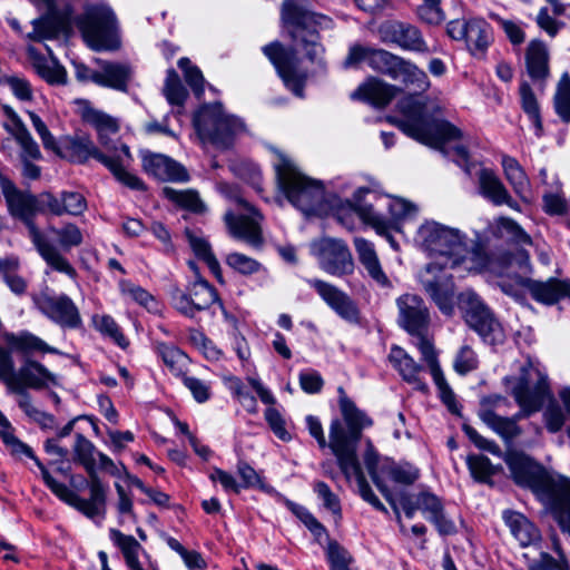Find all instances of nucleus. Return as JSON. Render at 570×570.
I'll list each match as a JSON object with an SVG mask.
<instances>
[{"instance_id": "nucleus-23", "label": "nucleus", "mask_w": 570, "mask_h": 570, "mask_svg": "<svg viewBox=\"0 0 570 570\" xmlns=\"http://www.w3.org/2000/svg\"><path fill=\"white\" fill-rule=\"evenodd\" d=\"M307 284L342 318L351 322L357 320V307L346 293L327 282L316 278L307 279Z\"/></svg>"}, {"instance_id": "nucleus-17", "label": "nucleus", "mask_w": 570, "mask_h": 570, "mask_svg": "<svg viewBox=\"0 0 570 570\" xmlns=\"http://www.w3.org/2000/svg\"><path fill=\"white\" fill-rule=\"evenodd\" d=\"M311 253L316 257L321 269L342 277L354 271V262L347 245L337 238L323 237L311 243Z\"/></svg>"}, {"instance_id": "nucleus-58", "label": "nucleus", "mask_w": 570, "mask_h": 570, "mask_svg": "<svg viewBox=\"0 0 570 570\" xmlns=\"http://www.w3.org/2000/svg\"><path fill=\"white\" fill-rule=\"evenodd\" d=\"M284 504L291 510L316 537L325 533V528L305 509L288 499H283Z\"/></svg>"}, {"instance_id": "nucleus-11", "label": "nucleus", "mask_w": 570, "mask_h": 570, "mask_svg": "<svg viewBox=\"0 0 570 570\" xmlns=\"http://www.w3.org/2000/svg\"><path fill=\"white\" fill-rule=\"evenodd\" d=\"M114 148L115 154L104 148L99 149L88 138H78L71 144L73 156L79 161L94 158L106 166L115 178L126 187L135 190L144 189V183L136 175L126 169L131 161V154L128 146L121 145L119 148L114 146Z\"/></svg>"}, {"instance_id": "nucleus-38", "label": "nucleus", "mask_w": 570, "mask_h": 570, "mask_svg": "<svg viewBox=\"0 0 570 570\" xmlns=\"http://www.w3.org/2000/svg\"><path fill=\"white\" fill-rule=\"evenodd\" d=\"M502 169L505 179L511 185L514 193L522 199H528L530 191V181L519 161L508 155H503L501 158Z\"/></svg>"}, {"instance_id": "nucleus-32", "label": "nucleus", "mask_w": 570, "mask_h": 570, "mask_svg": "<svg viewBox=\"0 0 570 570\" xmlns=\"http://www.w3.org/2000/svg\"><path fill=\"white\" fill-rule=\"evenodd\" d=\"M362 205H365L362 203ZM375 212L381 213L382 208H386L389 212V217H386L387 222H391L392 225L397 226L401 222L411 219L416 216L417 207L399 197L392 196H375V203L371 204Z\"/></svg>"}, {"instance_id": "nucleus-37", "label": "nucleus", "mask_w": 570, "mask_h": 570, "mask_svg": "<svg viewBox=\"0 0 570 570\" xmlns=\"http://www.w3.org/2000/svg\"><path fill=\"white\" fill-rule=\"evenodd\" d=\"M109 535L111 541L120 549L127 567L130 570L142 569L139 556L147 557L142 546L132 535L124 534L117 529H111Z\"/></svg>"}, {"instance_id": "nucleus-26", "label": "nucleus", "mask_w": 570, "mask_h": 570, "mask_svg": "<svg viewBox=\"0 0 570 570\" xmlns=\"http://www.w3.org/2000/svg\"><path fill=\"white\" fill-rule=\"evenodd\" d=\"M383 37L386 42L394 43L404 50L426 52L429 48L420 30L411 24L393 22L384 27Z\"/></svg>"}, {"instance_id": "nucleus-5", "label": "nucleus", "mask_w": 570, "mask_h": 570, "mask_svg": "<svg viewBox=\"0 0 570 570\" xmlns=\"http://www.w3.org/2000/svg\"><path fill=\"white\" fill-rule=\"evenodd\" d=\"M498 267L501 272H491L499 277L498 286L502 292L515 301H522L528 291L533 299L544 305H552L561 299L570 302V282L549 279L538 282L529 278V255L520 250L515 256L498 257Z\"/></svg>"}, {"instance_id": "nucleus-16", "label": "nucleus", "mask_w": 570, "mask_h": 570, "mask_svg": "<svg viewBox=\"0 0 570 570\" xmlns=\"http://www.w3.org/2000/svg\"><path fill=\"white\" fill-rule=\"evenodd\" d=\"M367 65L374 70L401 80L415 90L424 91L430 86L429 78L422 69L385 50L371 48Z\"/></svg>"}, {"instance_id": "nucleus-57", "label": "nucleus", "mask_w": 570, "mask_h": 570, "mask_svg": "<svg viewBox=\"0 0 570 570\" xmlns=\"http://www.w3.org/2000/svg\"><path fill=\"white\" fill-rule=\"evenodd\" d=\"M421 334H415L417 336L415 346L420 351L422 355V360L426 363V365L430 368L431 375L435 374L436 372L442 371L439 361H438V354L435 352L434 345L431 340L425 337Z\"/></svg>"}, {"instance_id": "nucleus-46", "label": "nucleus", "mask_w": 570, "mask_h": 570, "mask_svg": "<svg viewBox=\"0 0 570 570\" xmlns=\"http://www.w3.org/2000/svg\"><path fill=\"white\" fill-rule=\"evenodd\" d=\"M119 288L122 296L142 306L148 312L157 313L159 311V303L156 297L141 286L129 281H121Z\"/></svg>"}, {"instance_id": "nucleus-55", "label": "nucleus", "mask_w": 570, "mask_h": 570, "mask_svg": "<svg viewBox=\"0 0 570 570\" xmlns=\"http://www.w3.org/2000/svg\"><path fill=\"white\" fill-rule=\"evenodd\" d=\"M33 30L28 33V38L35 41L53 39L60 32L61 26L52 18H41L33 20Z\"/></svg>"}, {"instance_id": "nucleus-61", "label": "nucleus", "mask_w": 570, "mask_h": 570, "mask_svg": "<svg viewBox=\"0 0 570 570\" xmlns=\"http://www.w3.org/2000/svg\"><path fill=\"white\" fill-rule=\"evenodd\" d=\"M0 438L2 439L3 443L7 445V448L10 450V452L13 455L29 456L38 465V462H40V461L38 460V458L35 456L31 448H29L27 444H24L23 442H21L19 439L16 438L14 430H13L12 425H10L9 429H7L6 431H2V433L0 434Z\"/></svg>"}, {"instance_id": "nucleus-59", "label": "nucleus", "mask_w": 570, "mask_h": 570, "mask_svg": "<svg viewBox=\"0 0 570 570\" xmlns=\"http://www.w3.org/2000/svg\"><path fill=\"white\" fill-rule=\"evenodd\" d=\"M178 66L184 72L186 82L197 96H200L204 92L205 83L202 71L197 67L191 66L188 58H180Z\"/></svg>"}, {"instance_id": "nucleus-53", "label": "nucleus", "mask_w": 570, "mask_h": 570, "mask_svg": "<svg viewBox=\"0 0 570 570\" xmlns=\"http://www.w3.org/2000/svg\"><path fill=\"white\" fill-rule=\"evenodd\" d=\"M520 96L521 104L524 112L529 116L533 126L535 127L537 136L541 135L542 124L539 115V106L537 99L530 88V86L525 82L520 86Z\"/></svg>"}, {"instance_id": "nucleus-30", "label": "nucleus", "mask_w": 570, "mask_h": 570, "mask_svg": "<svg viewBox=\"0 0 570 570\" xmlns=\"http://www.w3.org/2000/svg\"><path fill=\"white\" fill-rule=\"evenodd\" d=\"M479 193L494 205L512 206V197L499 178L490 168H480L478 171Z\"/></svg>"}, {"instance_id": "nucleus-10", "label": "nucleus", "mask_w": 570, "mask_h": 570, "mask_svg": "<svg viewBox=\"0 0 570 570\" xmlns=\"http://www.w3.org/2000/svg\"><path fill=\"white\" fill-rule=\"evenodd\" d=\"M193 125L203 145L229 148L244 130L243 121L224 111L222 104L203 105L194 115Z\"/></svg>"}, {"instance_id": "nucleus-15", "label": "nucleus", "mask_w": 570, "mask_h": 570, "mask_svg": "<svg viewBox=\"0 0 570 570\" xmlns=\"http://www.w3.org/2000/svg\"><path fill=\"white\" fill-rule=\"evenodd\" d=\"M458 304L466 324L474 330L485 343L499 344L503 342L504 333L501 324L494 318L489 307L480 296L466 289L458 298L454 297V305Z\"/></svg>"}, {"instance_id": "nucleus-25", "label": "nucleus", "mask_w": 570, "mask_h": 570, "mask_svg": "<svg viewBox=\"0 0 570 570\" xmlns=\"http://www.w3.org/2000/svg\"><path fill=\"white\" fill-rule=\"evenodd\" d=\"M368 193V188H358L353 195V202L348 203V208L357 213L365 224L371 225L379 235L384 236L390 245L396 249L397 243L390 234V230L396 226L387 222L385 215L375 212L372 205H362L363 197Z\"/></svg>"}, {"instance_id": "nucleus-29", "label": "nucleus", "mask_w": 570, "mask_h": 570, "mask_svg": "<svg viewBox=\"0 0 570 570\" xmlns=\"http://www.w3.org/2000/svg\"><path fill=\"white\" fill-rule=\"evenodd\" d=\"M502 518L510 529L511 534L522 547L537 544L541 534L538 528L522 513L507 510L503 512Z\"/></svg>"}, {"instance_id": "nucleus-62", "label": "nucleus", "mask_w": 570, "mask_h": 570, "mask_svg": "<svg viewBox=\"0 0 570 570\" xmlns=\"http://www.w3.org/2000/svg\"><path fill=\"white\" fill-rule=\"evenodd\" d=\"M314 491L318 499L323 501V505L330 510L337 519L341 518V504L337 495L323 482L317 481L314 484Z\"/></svg>"}, {"instance_id": "nucleus-28", "label": "nucleus", "mask_w": 570, "mask_h": 570, "mask_svg": "<svg viewBox=\"0 0 570 570\" xmlns=\"http://www.w3.org/2000/svg\"><path fill=\"white\" fill-rule=\"evenodd\" d=\"M83 117L85 120L96 129L101 148L115 154L114 146L119 148L122 145L111 139V137L116 136L119 130L117 120L96 109L86 110Z\"/></svg>"}, {"instance_id": "nucleus-47", "label": "nucleus", "mask_w": 570, "mask_h": 570, "mask_svg": "<svg viewBox=\"0 0 570 570\" xmlns=\"http://www.w3.org/2000/svg\"><path fill=\"white\" fill-rule=\"evenodd\" d=\"M98 452L92 442L81 434L76 435L73 445L75 461L79 462L88 474L97 473L96 458Z\"/></svg>"}, {"instance_id": "nucleus-54", "label": "nucleus", "mask_w": 570, "mask_h": 570, "mask_svg": "<svg viewBox=\"0 0 570 570\" xmlns=\"http://www.w3.org/2000/svg\"><path fill=\"white\" fill-rule=\"evenodd\" d=\"M554 107L561 119L570 122V78L568 75H563L559 80L554 96Z\"/></svg>"}, {"instance_id": "nucleus-43", "label": "nucleus", "mask_w": 570, "mask_h": 570, "mask_svg": "<svg viewBox=\"0 0 570 570\" xmlns=\"http://www.w3.org/2000/svg\"><path fill=\"white\" fill-rule=\"evenodd\" d=\"M156 350L164 364L175 376L183 377L188 364V356L178 347L166 343H157Z\"/></svg>"}, {"instance_id": "nucleus-56", "label": "nucleus", "mask_w": 570, "mask_h": 570, "mask_svg": "<svg viewBox=\"0 0 570 570\" xmlns=\"http://www.w3.org/2000/svg\"><path fill=\"white\" fill-rule=\"evenodd\" d=\"M22 149V158L39 159L41 153L39 146L31 137L26 126H18L14 128V132L10 134Z\"/></svg>"}, {"instance_id": "nucleus-8", "label": "nucleus", "mask_w": 570, "mask_h": 570, "mask_svg": "<svg viewBox=\"0 0 570 570\" xmlns=\"http://www.w3.org/2000/svg\"><path fill=\"white\" fill-rule=\"evenodd\" d=\"M282 19L297 49L309 61L324 67L325 49L320 42L318 30L332 28V19L307 10L304 0H285Z\"/></svg>"}, {"instance_id": "nucleus-7", "label": "nucleus", "mask_w": 570, "mask_h": 570, "mask_svg": "<svg viewBox=\"0 0 570 570\" xmlns=\"http://www.w3.org/2000/svg\"><path fill=\"white\" fill-rule=\"evenodd\" d=\"M273 167L279 191L304 215L324 213V186L301 171L295 161L281 150H274Z\"/></svg>"}, {"instance_id": "nucleus-64", "label": "nucleus", "mask_w": 570, "mask_h": 570, "mask_svg": "<svg viewBox=\"0 0 570 570\" xmlns=\"http://www.w3.org/2000/svg\"><path fill=\"white\" fill-rule=\"evenodd\" d=\"M554 550L559 554L558 560L553 559L546 552H541L540 564H531L529 570H569V563L557 542H554Z\"/></svg>"}, {"instance_id": "nucleus-35", "label": "nucleus", "mask_w": 570, "mask_h": 570, "mask_svg": "<svg viewBox=\"0 0 570 570\" xmlns=\"http://www.w3.org/2000/svg\"><path fill=\"white\" fill-rule=\"evenodd\" d=\"M28 57L36 72L52 85L65 83L66 70L53 58H46L32 46L27 48Z\"/></svg>"}, {"instance_id": "nucleus-39", "label": "nucleus", "mask_w": 570, "mask_h": 570, "mask_svg": "<svg viewBox=\"0 0 570 570\" xmlns=\"http://www.w3.org/2000/svg\"><path fill=\"white\" fill-rule=\"evenodd\" d=\"M491 39V28L485 20L476 18L468 20L464 41L473 55L483 52L490 45Z\"/></svg>"}, {"instance_id": "nucleus-45", "label": "nucleus", "mask_w": 570, "mask_h": 570, "mask_svg": "<svg viewBox=\"0 0 570 570\" xmlns=\"http://www.w3.org/2000/svg\"><path fill=\"white\" fill-rule=\"evenodd\" d=\"M186 235L195 255L208 266L209 271L219 282H223L220 265L213 254L207 240L189 230L186 232Z\"/></svg>"}, {"instance_id": "nucleus-48", "label": "nucleus", "mask_w": 570, "mask_h": 570, "mask_svg": "<svg viewBox=\"0 0 570 570\" xmlns=\"http://www.w3.org/2000/svg\"><path fill=\"white\" fill-rule=\"evenodd\" d=\"M163 92L171 106L183 107L188 92L183 86L178 73L174 69L167 70Z\"/></svg>"}, {"instance_id": "nucleus-60", "label": "nucleus", "mask_w": 570, "mask_h": 570, "mask_svg": "<svg viewBox=\"0 0 570 570\" xmlns=\"http://www.w3.org/2000/svg\"><path fill=\"white\" fill-rule=\"evenodd\" d=\"M489 17L499 23V26L503 29L505 36L508 37L512 45L519 46L524 42L525 32L520 22L503 19L493 12H490Z\"/></svg>"}, {"instance_id": "nucleus-12", "label": "nucleus", "mask_w": 570, "mask_h": 570, "mask_svg": "<svg viewBox=\"0 0 570 570\" xmlns=\"http://www.w3.org/2000/svg\"><path fill=\"white\" fill-rule=\"evenodd\" d=\"M363 462L372 481L386 501L393 505L396 518L400 520V512L386 484V480L389 479L403 485L412 484L419 478L417 469L409 463L396 464L389 459L381 458L370 440L366 441Z\"/></svg>"}, {"instance_id": "nucleus-63", "label": "nucleus", "mask_w": 570, "mask_h": 570, "mask_svg": "<svg viewBox=\"0 0 570 570\" xmlns=\"http://www.w3.org/2000/svg\"><path fill=\"white\" fill-rule=\"evenodd\" d=\"M466 463L471 474L480 481L487 480L495 472L490 460L484 455H469Z\"/></svg>"}, {"instance_id": "nucleus-4", "label": "nucleus", "mask_w": 570, "mask_h": 570, "mask_svg": "<svg viewBox=\"0 0 570 570\" xmlns=\"http://www.w3.org/2000/svg\"><path fill=\"white\" fill-rule=\"evenodd\" d=\"M400 117L391 118L406 136L433 148L462 138V131L442 119V108L417 95L404 97L397 105Z\"/></svg>"}, {"instance_id": "nucleus-33", "label": "nucleus", "mask_w": 570, "mask_h": 570, "mask_svg": "<svg viewBox=\"0 0 570 570\" xmlns=\"http://www.w3.org/2000/svg\"><path fill=\"white\" fill-rule=\"evenodd\" d=\"M389 358L403 380L413 384L417 390H426V384L420 379L422 367L403 348L393 346Z\"/></svg>"}, {"instance_id": "nucleus-36", "label": "nucleus", "mask_w": 570, "mask_h": 570, "mask_svg": "<svg viewBox=\"0 0 570 570\" xmlns=\"http://www.w3.org/2000/svg\"><path fill=\"white\" fill-rule=\"evenodd\" d=\"M4 342L10 352H21L23 354H31L36 352L41 353H59L57 348L49 346L40 337L29 333L21 332L18 334H6Z\"/></svg>"}, {"instance_id": "nucleus-13", "label": "nucleus", "mask_w": 570, "mask_h": 570, "mask_svg": "<svg viewBox=\"0 0 570 570\" xmlns=\"http://www.w3.org/2000/svg\"><path fill=\"white\" fill-rule=\"evenodd\" d=\"M77 23L91 49L114 50L119 47L117 20L109 6L101 3L89 7Z\"/></svg>"}, {"instance_id": "nucleus-27", "label": "nucleus", "mask_w": 570, "mask_h": 570, "mask_svg": "<svg viewBox=\"0 0 570 570\" xmlns=\"http://www.w3.org/2000/svg\"><path fill=\"white\" fill-rule=\"evenodd\" d=\"M131 75L132 70L128 63L101 62L100 69L92 71L90 79L99 86L127 91Z\"/></svg>"}, {"instance_id": "nucleus-34", "label": "nucleus", "mask_w": 570, "mask_h": 570, "mask_svg": "<svg viewBox=\"0 0 570 570\" xmlns=\"http://www.w3.org/2000/svg\"><path fill=\"white\" fill-rule=\"evenodd\" d=\"M525 66L529 76L534 80L544 79L549 75V50L543 41L533 39L529 42Z\"/></svg>"}, {"instance_id": "nucleus-22", "label": "nucleus", "mask_w": 570, "mask_h": 570, "mask_svg": "<svg viewBox=\"0 0 570 570\" xmlns=\"http://www.w3.org/2000/svg\"><path fill=\"white\" fill-rule=\"evenodd\" d=\"M38 468L41 472V476L47 487L60 500L76 508L90 519L104 518L105 507L87 501V499L80 498L77 493L71 491L66 484L58 482L55 478L51 476V474L48 472V470L41 462H38Z\"/></svg>"}, {"instance_id": "nucleus-49", "label": "nucleus", "mask_w": 570, "mask_h": 570, "mask_svg": "<svg viewBox=\"0 0 570 570\" xmlns=\"http://www.w3.org/2000/svg\"><path fill=\"white\" fill-rule=\"evenodd\" d=\"M188 292L198 312L208 308L218 299L215 288L203 278L195 281Z\"/></svg>"}, {"instance_id": "nucleus-24", "label": "nucleus", "mask_w": 570, "mask_h": 570, "mask_svg": "<svg viewBox=\"0 0 570 570\" xmlns=\"http://www.w3.org/2000/svg\"><path fill=\"white\" fill-rule=\"evenodd\" d=\"M141 161L144 170L160 180L185 183L189 179L185 167L166 155L142 151Z\"/></svg>"}, {"instance_id": "nucleus-41", "label": "nucleus", "mask_w": 570, "mask_h": 570, "mask_svg": "<svg viewBox=\"0 0 570 570\" xmlns=\"http://www.w3.org/2000/svg\"><path fill=\"white\" fill-rule=\"evenodd\" d=\"M91 324L97 332H99L104 337L112 341L120 348L126 350L129 346L128 338L124 335L120 326L110 315L94 314L91 316Z\"/></svg>"}, {"instance_id": "nucleus-3", "label": "nucleus", "mask_w": 570, "mask_h": 570, "mask_svg": "<svg viewBox=\"0 0 570 570\" xmlns=\"http://www.w3.org/2000/svg\"><path fill=\"white\" fill-rule=\"evenodd\" d=\"M505 462L515 483L531 489L540 500L556 507L560 527L570 533V479L547 471L522 452L509 451Z\"/></svg>"}, {"instance_id": "nucleus-44", "label": "nucleus", "mask_w": 570, "mask_h": 570, "mask_svg": "<svg viewBox=\"0 0 570 570\" xmlns=\"http://www.w3.org/2000/svg\"><path fill=\"white\" fill-rule=\"evenodd\" d=\"M163 194L167 199L184 209L198 214L206 210V205L200 199L199 194L194 189L178 190L171 187H165Z\"/></svg>"}, {"instance_id": "nucleus-1", "label": "nucleus", "mask_w": 570, "mask_h": 570, "mask_svg": "<svg viewBox=\"0 0 570 570\" xmlns=\"http://www.w3.org/2000/svg\"><path fill=\"white\" fill-rule=\"evenodd\" d=\"M414 244L432 259L417 272L416 279L445 316L454 314V283L448 271L501 272L498 257L470 249L464 232L433 219L424 220L417 227Z\"/></svg>"}, {"instance_id": "nucleus-20", "label": "nucleus", "mask_w": 570, "mask_h": 570, "mask_svg": "<svg viewBox=\"0 0 570 570\" xmlns=\"http://www.w3.org/2000/svg\"><path fill=\"white\" fill-rule=\"evenodd\" d=\"M397 322L410 334L426 332L430 325V312L424 301L416 294H403L396 299Z\"/></svg>"}, {"instance_id": "nucleus-9", "label": "nucleus", "mask_w": 570, "mask_h": 570, "mask_svg": "<svg viewBox=\"0 0 570 570\" xmlns=\"http://www.w3.org/2000/svg\"><path fill=\"white\" fill-rule=\"evenodd\" d=\"M219 193L228 199L234 207L226 210L224 223L228 234L247 245L258 248L263 245L262 222L263 215L245 200L237 186L227 183L217 185Z\"/></svg>"}, {"instance_id": "nucleus-18", "label": "nucleus", "mask_w": 570, "mask_h": 570, "mask_svg": "<svg viewBox=\"0 0 570 570\" xmlns=\"http://www.w3.org/2000/svg\"><path fill=\"white\" fill-rule=\"evenodd\" d=\"M548 393L547 376L529 364L523 368L520 384L513 389V396L527 414L533 413L542 406Z\"/></svg>"}, {"instance_id": "nucleus-31", "label": "nucleus", "mask_w": 570, "mask_h": 570, "mask_svg": "<svg viewBox=\"0 0 570 570\" xmlns=\"http://www.w3.org/2000/svg\"><path fill=\"white\" fill-rule=\"evenodd\" d=\"M397 89L377 78H371L361 85L351 97L361 99L374 106L383 107L387 105L395 96Z\"/></svg>"}, {"instance_id": "nucleus-19", "label": "nucleus", "mask_w": 570, "mask_h": 570, "mask_svg": "<svg viewBox=\"0 0 570 570\" xmlns=\"http://www.w3.org/2000/svg\"><path fill=\"white\" fill-rule=\"evenodd\" d=\"M264 53L275 66L285 86L297 97H303L306 75L297 70V59L294 53L287 52L278 42L263 48Z\"/></svg>"}, {"instance_id": "nucleus-50", "label": "nucleus", "mask_w": 570, "mask_h": 570, "mask_svg": "<svg viewBox=\"0 0 570 570\" xmlns=\"http://www.w3.org/2000/svg\"><path fill=\"white\" fill-rule=\"evenodd\" d=\"M48 232L57 237L59 248L68 252L82 243V233L75 224H66L60 228L49 226Z\"/></svg>"}, {"instance_id": "nucleus-52", "label": "nucleus", "mask_w": 570, "mask_h": 570, "mask_svg": "<svg viewBox=\"0 0 570 570\" xmlns=\"http://www.w3.org/2000/svg\"><path fill=\"white\" fill-rule=\"evenodd\" d=\"M479 366V357L469 344H463L453 358V370L460 375H466Z\"/></svg>"}, {"instance_id": "nucleus-40", "label": "nucleus", "mask_w": 570, "mask_h": 570, "mask_svg": "<svg viewBox=\"0 0 570 570\" xmlns=\"http://www.w3.org/2000/svg\"><path fill=\"white\" fill-rule=\"evenodd\" d=\"M491 233L497 237L504 238L517 245H531V237L523 228L508 217H499L490 226Z\"/></svg>"}, {"instance_id": "nucleus-51", "label": "nucleus", "mask_w": 570, "mask_h": 570, "mask_svg": "<svg viewBox=\"0 0 570 570\" xmlns=\"http://www.w3.org/2000/svg\"><path fill=\"white\" fill-rule=\"evenodd\" d=\"M225 263L228 267L245 276L256 274L263 268L258 261L238 252L229 253Z\"/></svg>"}, {"instance_id": "nucleus-6", "label": "nucleus", "mask_w": 570, "mask_h": 570, "mask_svg": "<svg viewBox=\"0 0 570 570\" xmlns=\"http://www.w3.org/2000/svg\"><path fill=\"white\" fill-rule=\"evenodd\" d=\"M0 187L6 198L9 213L26 224L29 237L46 264L52 269L63 273L70 278H75L77 276L76 269L68 259L62 256L59 248L51 244L45 234L40 232L33 222L35 216L39 214L38 196L18 190L16 186L6 178H0Z\"/></svg>"}, {"instance_id": "nucleus-14", "label": "nucleus", "mask_w": 570, "mask_h": 570, "mask_svg": "<svg viewBox=\"0 0 570 570\" xmlns=\"http://www.w3.org/2000/svg\"><path fill=\"white\" fill-rule=\"evenodd\" d=\"M0 381L7 385L11 393H21L27 389L38 390L57 384L56 375L35 361H27L14 372L12 357L3 347H0Z\"/></svg>"}, {"instance_id": "nucleus-21", "label": "nucleus", "mask_w": 570, "mask_h": 570, "mask_svg": "<svg viewBox=\"0 0 570 570\" xmlns=\"http://www.w3.org/2000/svg\"><path fill=\"white\" fill-rule=\"evenodd\" d=\"M36 304L47 317L60 326L76 328L81 324L79 311L67 295H41Z\"/></svg>"}, {"instance_id": "nucleus-42", "label": "nucleus", "mask_w": 570, "mask_h": 570, "mask_svg": "<svg viewBox=\"0 0 570 570\" xmlns=\"http://www.w3.org/2000/svg\"><path fill=\"white\" fill-rule=\"evenodd\" d=\"M479 415L489 428L507 442H511L520 434V429L514 420L502 417L489 409L481 410Z\"/></svg>"}, {"instance_id": "nucleus-2", "label": "nucleus", "mask_w": 570, "mask_h": 570, "mask_svg": "<svg viewBox=\"0 0 570 570\" xmlns=\"http://www.w3.org/2000/svg\"><path fill=\"white\" fill-rule=\"evenodd\" d=\"M340 410L343 421L335 419L328 431V448L347 481L355 480L360 495L376 510L386 512L384 504L372 491L357 459L362 431L373 424L372 419L348 399L342 387Z\"/></svg>"}]
</instances>
